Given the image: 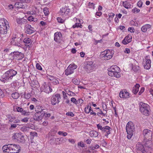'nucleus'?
Segmentation results:
<instances>
[{
	"instance_id": "obj_57",
	"label": "nucleus",
	"mask_w": 153,
	"mask_h": 153,
	"mask_svg": "<svg viewBox=\"0 0 153 153\" xmlns=\"http://www.w3.org/2000/svg\"><path fill=\"white\" fill-rule=\"evenodd\" d=\"M57 20L59 22H60L61 23H62L64 21V20L63 19L61 18L60 17L57 18Z\"/></svg>"
},
{
	"instance_id": "obj_31",
	"label": "nucleus",
	"mask_w": 153,
	"mask_h": 153,
	"mask_svg": "<svg viewBox=\"0 0 153 153\" xmlns=\"http://www.w3.org/2000/svg\"><path fill=\"white\" fill-rule=\"evenodd\" d=\"M70 66H69L66 70H65V74L67 76L70 75L74 73L73 71H72L70 69V68H71L70 67Z\"/></svg>"
},
{
	"instance_id": "obj_44",
	"label": "nucleus",
	"mask_w": 153,
	"mask_h": 153,
	"mask_svg": "<svg viewBox=\"0 0 153 153\" xmlns=\"http://www.w3.org/2000/svg\"><path fill=\"white\" fill-rule=\"evenodd\" d=\"M58 133L59 134L62 135L64 136H65L67 135V133L66 132L64 131H59Z\"/></svg>"
},
{
	"instance_id": "obj_12",
	"label": "nucleus",
	"mask_w": 153,
	"mask_h": 153,
	"mask_svg": "<svg viewBox=\"0 0 153 153\" xmlns=\"http://www.w3.org/2000/svg\"><path fill=\"white\" fill-rule=\"evenodd\" d=\"M13 53V57H14V59L18 61L24 58V55L22 53L19 52H14Z\"/></svg>"
},
{
	"instance_id": "obj_32",
	"label": "nucleus",
	"mask_w": 153,
	"mask_h": 153,
	"mask_svg": "<svg viewBox=\"0 0 153 153\" xmlns=\"http://www.w3.org/2000/svg\"><path fill=\"white\" fill-rule=\"evenodd\" d=\"M97 143L99 145H102L104 147L106 146L107 144V143L103 140L101 141L97 140Z\"/></svg>"
},
{
	"instance_id": "obj_16",
	"label": "nucleus",
	"mask_w": 153,
	"mask_h": 153,
	"mask_svg": "<svg viewBox=\"0 0 153 153\" xmlns=\"http://www.w3.org/2000/svg\"><path fill=\"white\" fill-rule=\"evenodd\" d=\"M151 139L148 140V139H144L143 140V143H144V145L146 147L150 148L152 146V142L151 141Z\"/></svg>"
},
{
	"instance_id": "obj_5",
	"label": "nucleus",
	"mask_w": 153,
	"mask_h": 153,
	"mask_svg": "<svg viewBox=\"0 0 153 153\" xmlns=\"http://www.w3.org/2000/svg\"><path fill=\"white\" fill-rule=\"evenodd\" d=\"M17 74L16 71L13 70H10L6 72L2 76V78L6 80L11 79L13 76Z\"/></svg>"
},
{
	"instance_id": "obj_38",
	"label": "nucleus",
	"mask_w": 153,
	"mask_h": 153,
	"mask_svg": "<svg viewBox=\"0 0 153 153\" xmlns=\"http://www.w3.org/2000/svg\"><path fill=\"white\" fill-rule=\"evenodd\" d=\"M19 97V94L17 92H15L12 94V97L14 99H17Z\"/></svg>"
},
{
	"instance_id": "obj_2",
	"label": "nucleus",
	"mask_w": 153,
	"mask_h": 153,
	"mask_svg": "<svg viewBox=\"0 0 153 153\" xmlns=\"http://www.w3.org/2000/svg\"><path fill=\"white\" fill-rule=\"evenodd\" d=\"M108 74L109 76H115L117 78L120 77V68L117 65H113L108 69Z\"/></svg>"
},
{
	"instance_id": "obj_18",
	"label": "nucleus",
	"mask_w": 153,
	"mask_h": 153,
	"mask_svg": "<svg viewBox=\"0 0 153 153\" xmlns=\"http://www.w3.org/2000/svg\"><path fill=\"white\" fill-rule=\"evenodd\" d=\"M108 54V53L107 52V51H105L102 52L100 55H103V57H104V59L105 60H108L112 58L111 55V56L110 55H109Z\"/></svg>"
},
{
	"instance_id": "obj_64",
	"label": "nucleus",
	"mask_w": 153,
	"mask_h": 153,
	"mask_svg": "<svg viewBox=\"0 0 153 153\" xmlns=\"http://www.w3.org/2000/svg\"><path fill=\"white\" fill-rule=\"evenodd\" d=\"M114 14L112 13H110L108 14L110 19H112L113 17H114Z\"/></svg>"
},
{
	"instance_id": "obj_29",
	"label": "nucleus",
	"mask_w": 153,
	"mask_h": 153,
	"mask_svg": "<svg viewBox=\"0 0 153 153\" xmlns=\"http://www.w3.org/2000/svg\"><path fill=\"white\" fill-rule=\"evenodd\" d=\"M35 111L36 112L37 114H39L41 112H42V111L45 110V109L43 108V107L40 106H38L36 107L35 108Z\"/></svg>"
},
{
	"instance_id": "obj_42",
	"label": "nucleus",
	"mask_w": 153,
	"mask_h": 153,
	"mask_svg": "<svg viewBox=\"0 0 153 153\" xmlns=\"http://www.w3.org/2000/svg\"><path fill=\"white\" fill-rule=\"evenodd\" d=\"M107 51V52L108 53V54L111 55V58L112 57L113 55L114 54V51L112 50H108L106 51Z\"/></svg>"
},
{
	"instance_id": "obj_33",
	"label": "nucleus",
	"mask_w": 153,
	"mask_h": 153,
	"mask_svg": "<svg viewBox=\"0 0 153 153\" xmlns=\"http://www.w3.org/2000/svg\"><path fill=\"white\" fill-rule=\"evenodd\" d=\"M30 129V128L25 126H23L21 128V131L25 133H27Z\"/></svg>"
},
{
	"instance_id": "obj_24",
	"label": "nucleus",
	"mask_w": 153,
	"mask_h": 153,
	"mask_svg": "<svg viewBox=\"0 0 153 153\" xmlns=\"http://www.w3.org/2000/svg\"><path fill=\"white\" fill-rule=\"evenodd\" d=\"M7 27H0V34H6L7 32Z\"/></svg>"
},
{
	"instance_id": "obj_61",
	"label": "nucleus",
	"mask_w": 153,
	"mask_h": 153,
	"mask_svg": "<svg viewBox=\"0 0 153 153\" xmlns=\"http://www.w3.org/2000/svg\"><path fill=\"white\" fill-rule=\"evenodd\" d=\"M97 128L98 129H100V130H101L102 131V130H103V127H102V126L101 125H100L99 124H98L97 125Z\"/></svg>"
},
{
	"instance_id": "obj_62",
	"label": "nucleus",
	"mask_w": 153,
	"mask_h": 153,
	"mask_svg": "<svg viewBox=\"0 0 153 153\" xmlns=\"http://www.w3.org/2000/svg\"><path fill=\"white\" fill-rule=\"evenodd\" d=\"M34 18L32 16H30L28 18V20L30 21H34Z\"/></svg>"
},
{
	"instance_id": "obj_37",
	"label": "nucleus",
	"mask_w": 153,
	"mask_h": 153,
	"mask_svg": "<svg viewBox=\"0 0 153 153\" xmlns=\"http://www.w3.org/2000/svg\"><path fill=\"white\" fill-rule=\"evenodd\" d=\"M23 42L26 44L30 45L31 44V41L30 39L29 38H25L23 40Z\"/></svg>"
},
{
	"instance_id": "obj_4",
	"label": "nucleus",
	"mask_w": 153,
	"mask_h": 153,
	"mask_svg": "<svg viewBox=\"0 0 153 153\" xmlns=\"http://www.w3.org/2000/svg\"><path fill=\"white\" fill-rule=\"evenodd\" d=\"M139 108L141 113L146 116L149 115V106L148 104L141 102L139 104Z\"/></svg>"
},
{
	"instance_id": "obj_39",
	"label": "nucleus",
	"mask_w": 153,
	"mask_h": 153,
	"mask_svg": "<svg viewBox=\"0 0 153 153\" xmlns=\"http://www.w3.org/2000/svg\"><path fill=\"white\" fill-rule=\"evenodd\" d=\"M96 110H97V114L98 116H99L100 114L102 115L103 116H105V114H104L102 111L99 108H96Z\"/></svg>"
},
{
	"instance_id": "obj_14",
	"label": "nucleus",
	"mask_w": 153,
	"mask_h": 153,
	"mask_svg": "<svg viewBox=\"0 0 153 153\" xmlns=\"http://www.w3.org/2000/svg\"><path fill=\"white\" fill-rule=\"evenodd\" d=\"M62 36L61 33L57 32L54 34V40L57 42H59L61 40Z\"/></svg>"
},
{
	"instance_id": "obj_27",
	"label": "nucleus",
	"mask_w": 153,
	"mask_h": 153,
	"mask_svg": "<svg viewBox=\"0 0 153 153\" xmlns=\"http://www.w3.org/2000/svg\"><path fill=\"white\" fill-rule=\"evenodd\" d=\"M38 114H35L33 116V119L36 121H39L41 120L42 119V116L39 115Z\"/></svg>"
},
{
	"instance_id": "obj_35",
	"label": "nucleus",
	"mask_w": 153,
	"mask_h": 153,
	"mask_svg": "<svg viewBox=\"0 0 153 153\" xmlns=\"http://www.w3.org/2000/svg\"><path fill=\"white\" fill-rule=\"evenodd\" d=\"M132 70L134 72H137L140 70V67L138 66L133 65V64L131 65Z\"/></svg>"
},
{
	"instance_id": "obj_53",
	"label": "nucleus",
	"mask_w": 153,
	"mask_h": 153,
	"mask_svg": "<svg viewBox=\"0 0 153 153\" xmlns=\"http://www.w3.org/2000/svg\"><path fill=\"white\" fill-rule=\"evenodd\" d=\"M81 26V25L80 23H76L72 27L73 28H74L76 27H80Z\"/></svg>"
},
{
	"instance_id": "obj_54",
	"label": "nucleus",
	"mask_w": 153,
	"mask_h": 153,
	"mask_svg": "<svg viewBox=\"0 0 153 153\" xmlns=\"http://www.w3.org/2000/svg\"><path fill=\"white\" fill-rule=\"evenodd\" d=\"M125 40H126L128 42H131V39H130V37L129 36H127L125 38Z\"/></svg>"
},
{
	"instance_id": "obj_8",
	"label": "nucleus",
	"mask_w": 153,
	"mask_h": 153,
	"mask_svg": "<svg viewBox=\"0 0 153 153\" xmlns=\"http://www.w3.org/2000/svg\"><path fill=\"white\" fill-rule=\"evenodd\" d=\"M22 40L21 38L16 37H13L11 40L10 43L12 45L20 46L21 45L20 44Z\"/></svg>"
},
{
	"instance_id": "obj_63",
	"label": "nucleus",
	"mask_w": 153,
	"mask_h": 153,
	"mask_svg": "<svg viewBox=\"0 0 153 153\" xmlns=\"http://www.w3.org/2000/svg\"><path fill=\"white\" fill-rule=\"evenodd\" d=\"M62 94H63V97L64 99H66L67 98V96L66 95V93L64 91H62Z\"/></svg>"
},
{
	"instance_id": "obj_11",
	"label": "nucleus",
	"mask_w": 153,
	"mask_h": 153,
	"mask_svg": "<svg viewBox=\"0 0 153 153\" xmlns=\"http://www.w3.org/2000/svg\"><path fill=\"white\" fill-rule=\"evenodd\" d=\"M25 30L26 33L29 34L33 33L35 31L34 28L28 24H27L25 25Z\"/></svg>"
},
{
	"instance_id": "obj_50",
	"label": "nucleus",
	"mask_w": 153,
	"mask_h": 153,
	"mask_svg": "<svg viewBox=\"0 0 153 153\" xmlns=\"http://www.w3.org/2000/svg\"><path fill=\"white\" fill-rule=\"evenodd\" d=\"M46 110L44 111H42V112H41L40 113H41V115H39L40 116H42V119L43 116L45 115L46 114Z\"/></svg>"
},
{
	"instance_id": "obj_3",
	"label": "nucleus",
	"mask_w": 153,
	"mask_h": 153,
	"mask_svg": "<svg viewBox=\"0 0 153 153\" xmlns=\"http://www.w3.org/2000/svg\"><path fill=\"white\" fill-rule=\"evenodd\" d=\"M126 129L128 134L127 137L128 139H130L135 130L133 123L131 121L128 122L126 126Z\"/></svg>"
},
{
	"instance_id": "obj_45",
	"label": "nucleus",
	"mask_w": 153,
	"mask_h": 153,
	"mask_svg": "<svg viewBox=\"0 0 153 153\" xmlns=\"http://www.w3.org/2000/svg\"><path fill=\"white\" fill-rule=\"evenodd\" d=\"M44 13L46 16H47L48 14V9L47 7L44 8L43 10Z\"/></svg>"
},
{
	"instance_id": "obj_43",
	"label": "nucleus",
	"mask_w": 153,
	"mask_h": 153,
	"mask_svg": "<svg viewBox=\"0 0 153 153\" xmlns=\"http://www.w3.org/2000/svg\"><path fill=\"white\" fill-rule=\"evenodd\" d=\"M140 11V9H137L136 7H134L132 10V12L134 13H139Z\"/></svg>"
},
{
	"instance_id": "obj_23",
	"label": "nucleus",
	"mask_w": 153,
	"mask_h": 153,
	"mask_svg": "<svg viewBox=\"0 0 153 153\" xmlns=\"http://www.w3.org/2000/svg\"><path fill=\"white\" fill-rule=\"evenodd\" d=\"M41 88L46 93H49V90H50V86H47L46 84L44 83L42 86Z\"/></svg>"
},
{
	"instance_id": "obj_26",
	"label": "nucleus",
	"mask_w": 153,
	"mask_h": 153,
	"mask_svg": "<svg viewBox=\"0 0 153 153\" xmlns=\"http://www.w3.org/2000/svg\"><path fill=\"white\" fill-rule=\"evenodd\" d=\"M140 86V85L139 84H137L133 88L132 92L134 94H136L139 91V88Z\"/></svg>"
},
{
	"instance_id": "obj_22",
	"label": "nucleus",
	"mask_w": 153,
	"mask_h": 153,
	"mask_svg": "<svg viewBox=\"0 0 153 153\" xmlns=\"http://www.w3.org/2000/svg\"><path fill=\"white\" fill-rule=\"evenodd\" d=\"M16 109L18 112L22 113V114L26 115H29V112H26L23 110V108L21 107H17L16 108Z\"/></svg>"
},
{
	"instance_id": "obj_46",
	"label": "nucleus",
	"mask_w": 153,
	"mask_h": 153,
	"mask_svg": "<svg viewBox=\"0 0 153 153\" xmlns=\"http://www.w3.org/2000/svg\"><path fill=\"white\" fill-rule=\"evenodd\" d=\"M20 138L19 139V140H18L19 141H21L22 142H24L25 141V140L24 138V137L23 135H21L20 136Z\"/></svg>"
},
{
	"instance_id": "obj_7",
	"label": "nucleus",
	"mask_w": 153,
	"mask_h": 153,
	"mask_svg": "<svg viewBox=\"0 0 153 153\" xmlns=\"http://www.w3.org/2000/svg\"><path fill=\"white\" fill-rule=\"evenodd\" d=\"M136 148L137 153H147L143 146L140 143L137 144Z\"/></svg>"
},
{
	"instance_id": "obj_25",
	"label": "nucleus",
	"mask_w": 153,
	"mask_h": 153,
	"mask_svg": "<svg viewBox=\"0 0 153 153\" xmlns=\"http://www.w3.org/2000/svg\"><path fill=\"white\" fill-rule=\"evenodd\" d=\"M122 3L123 7L126 9L131 8L132 7L130 3L127 1H123Z\"/></svg>"
},
{
	"instance_id": "obj_60",
	"label": "nucleus",
	"mask_w": 153,
	"mask_h": 153,
	"mask_svg": "<svg viewBox=\"0 0 153 153\" xmlns=\"http://www.w3.org/2000/svg\"><path fill=\"white\" fill-rule=\"evenodd\" d=\"M36 68L39 70H41L42 69L41 66L38 63L36 64Z\"/></svg>"
},
{
	"instance_id": "obj_20",
	"label": "nucleus",
	"mask_w": 153,
	"mask_h": 153,
	"mask_svg": "<svg viewBox=\"0 0 153 153\" xmlns=\"http://www.w3.org/2000/svg\"><path fill=\"white\" fill-rule=\"evenodd\" d=\"M8 22L4 19H0V27L7 26L8 25Z\"/></svg>"
},
{
	"instance_id": "obj_52",
	"label": "nucleus",
	"mask_w": 153,
	"mask_h": 153,
	"mask_svg": "<svg viewBox=\"0 0 153 153\" xmlns=\"http://www.w3.org/2000/svg\"><path fill=\"white\" fill-rule=\"evenodd\" d=\"M66 115L72 117H73L74 116V114L71 111H69L67 113Z\"/></svg>"
},
{
	"instance_id": "obj_51",
	"label": "nucleus",
	"mask_w": 153,
	"mask_h": 153,
	"mask_svg": "<svg viewBox=\"0 0 153 153\" xmlns=\"http://www.w3.org/2000/svg\"><path fill=\"white\" fill-rule=\"evenodd\" d=\"M47 77L48 79L52 81H54L55 79L54 76H52L48 75L47 76Z\"/></svg>"
},
{
	"instance_id": "obj_58",
	"label": "nucleus",
	"mask_w": 153,
	"mask_h": 153,
	"mask_svg": "<svg viewBox=\"0 0 153 153\" xmlns=\"http://www.w3.org/2000/svg\"><path fill=\"white\" fill-rule=\"evenodd\" d=\"M25 97L27 99H29L31 97V95L30 94H25Z\"/></svg>"
},
{
	"instance_id": "obj_17",
	"label": "nucleus",
	"mask_w": 153,
	"mask_h": 153,
	"mask_svg": "<svg viewBox=\"0 0 153 153\" xmlns=\"http://www.w3.org/2000/svg\"><path fill=\"white\" fill-rule=\"evenodd\" d=\"M147 56H146V57L145 59L146 61V64H145L144 66L145 69L148 70L151 67V61L150 59H147Z\"/></svg>"
},
{
	"instance_id": "obj_10",
	"label": "nucleus",
	"mask_w": 153,
	"mask_h": 153,
	"mask_svg": "<svg viewBox=\"0 0 153 153\" xmlns=\"http://www.w3.org/2000/svg\"><path fill=\"white\" fill-rule=\"evenodd\" d=\"M61 97L59 94H57L55 96H53L52 98L51 102L53 105H54L56 103H58L59 102L61 99Z\"/></svg>"
},
{
	"instance_id": "obj_15",
	"label": "nucleus",
	"mask_w": 153,
	"mask_h": 153,
	"mask_svg": "<svg viewBox=\"0 0 153 153\" xmlns=\"http://www.w3.org/2000/svg\"><path fill=\"white\" fill-rule=\"evenodd\" d=\"M119 96L121 98L125 99L128 98L130 97L128 92L126 91H120L119 94Z\"/></svg>"
},
{
	"instance_id": "obj_34",
	"label": "nucleus",
	"mask_w": 153,
	"mask_h": 153,
	"mask_svg": "<svg viewBox=\"0 0 153 153\" xmlns=\"http://www.w3.org/2000/svg\"><path fill=\"white\" fill-rule=\"evenodd\" d=\"M91 104H89L85 109V111L86 113H89L91 111Z\"/></svg>"
},
{
	"instance_id": "obj_56",
	"label": "nucleus",
	"mask_w": 153,
	"mask_h": 153,
	"mask_svg": "<svg viewBox=\"0 0 153 153\" xmlns=\"http://www.w3.org/2000/svg\"><path fill=\"white\" fill-rule=\"evenodd\" d=\"M96 133V131H91L90 132V135L91 137H94Z\"/></svg>"
},
{
	"instance_id": "obj_41",
	"label": "nucleus",
	"mask_w": 153,
	"mask_h": 153,
	"mask_svg": "<svg viewBox=\"0 0 153 153\" xmlns=\"http://www.w3.org/2000/svg\"><path fill=\"white\" fill-rule=\"evenodd\" d=\"M8 118L9 119V121L10 122H13L14 120L16 119V117H15L12 116L10 115H8Z\"/></svg>"
},
{
	"instance_id": "obj_48",
	"label": "nucleus",
	"mask_w": 153,
	"mask_h": 153,
	"mask_svg": "<svg viewBox=\"0 0 153 153\" xmlns=\"http://www.w3.org/2000/svg\"><path fill=\"white\" fill-rule=\"evenodd\" d=\"M66 12V10L64 8H62L60 9V11L59 12L60 13L62 14V15H63V13H65Z\"/></svg>"
},
{
	"instance_id": "obj_55",
	"label": "nucleus",
	"mask_w": 153,
	"mask_h": 153,
	"mask_svg": "<svg viewBox=\"0 0 153 153\" xmlns=\"http://www.w3.org/2000/svg\"><path fill=\"white\" fill-rule=\"evenodd\" d=\"M128 31H130L131 33H134L135 31V30L133 27H129L128 28Z\"/></svg>"
},
{
	"instance_id": "obj_36",
	"label": "nucleus",
	"mask_w": 153,
	"mask_h": 153,
	"mask_svg": "<svg viewBox=\"0 0 153 153\" xmlns=\"http://www.w3.org/2000/svg\"><path fill=\"white\" fill-rule=\"evenodd\" d=\"M59 139V138H53L51 139L50 140V143H52L53 144H57L58 143L56 142H57Z\"/></svg>"
},
{
	"instance_id": "obj_6",
	"label": "nucleus",
	"mask_w": 153,
	"mask_h": 153,
	"mask_svg": "<svg viewBox=\"0 0 153 153\" xmlns=\"http://www.w3.org/2000/svg\"><path fill=\"white\" fill-rule=\"evenodd\" d=\"M93 62L92 61L87 62L84 63V69L87 73H89L94 69Z\"/></svg>"
},
{
	"instance_id": "obj_49",
	"label": "nucleus",
	"mask_w": 153,
	"mask_h": 153,
	"mask_svg": "<svg viewBox=\"0 0 153 153\" xmlns=\"http://www.w3.org/2000/svg\"><path fill=\"white\" fill-rule=\"evenodd\" d=\"M71 102H72L74 103H75L76 104H78V102H77V101L76 99L74 97H72L71 98Z\"/></svg>"
},
{
	"instance_id": "obj_59",
	"label": "nucleus",
	"mask_w": 153,
	"mask_h": 153,
	"mask_svg": "<svg viewBox=\"0 0 153 153\" xmlns=\"http://www.w3.org/2000/svg\"><path fill=\"white\" fill-rule=\"evenodd\" d=\"M58 141H59L60 142H59L58 144H60V142H65V139L63 137H61L60 138H59L58 140Z\"/></svg>"
},
{
	"instance_id": "obj_40",
	"label": "nucleus",
	"mask_w": 153,
	"mask_h": 153,
	"mask_svg": "<svg viewBox=\"0 0 153 153\" xmlns=\"http://www.w3.org/2000/svg\"><path fill=\"white\" fill-rule=\"evenodd\" d=\"M69 66H71L70 67V69L73 71V72H74V70L77 67V66L76 65H75L74 64H70L69 65Z\"/></svg>"
},
{
	"instance_id": "obj_28",
	"label": "nucleus",
	"mask_w": 153,
	"mask_h": 153,
	"mask_svg": "<svg viewBox=\"0 0 153 153\" xmlns=\"http://www.w3.org/2000/svg\"><path fill=\"white\" fill-rule=\"evenodd\" d=\"M21 135V134H19L18 133H14L12 137L13 139L18 140H19V139L20 138H19Z\"/></svg>"
},
{
	"instance_id": "obj_21",
	"label": "nucleus",
	"mask_w": 153,
	"mask_h": 153,
	"mask_svg": "<svg viewBox=\"0 0 153 153\" xmlns=\"http://www.w3.org/2000/svg\"><path fill=\"white\" fill-rule=\"evenodd\" d=\"M151 27V25L149 24H146L142 27L141 30L143 32H146L148 30L150 29Z\"/></svg>"
},
{
	"instance_id": "obj_47",
	"label": "nucleus",
	"mask_w": 153,
	"mask_h": 153,
	"mask_svg": "<svg viewBox=\"0 0 153 153\" xmlns=\"http://www.w3.org/2000/svg\"><path fill=\"white\" fill-rule=\"evenodd\" d=\"M67 94L71 96H74L75 95V94L74 93L70 91H68L67 93Z\"/></svg>"
},
{
	"instance_id": "obj_30",
	"label": "nucleus",
	"mask_w": 153,
	"mask_h": 153,
	"mask_svg": "<svg viewBox=\"0 0 153 153\" xmlns=\"http://www.w3.org/2000/svg\"><path fill=\"white\" fill-rule=\"evenodd\" d=\"M17 22L19 25H22L27 22V20L22 19H18L16 20Z\"/></svg>"
},
{
	"instance_id": "obj_1",
	"label": "nucleus",
	"mask_w": 153,
	"mask_h": 153,
	"mask_svg": "<svg viewBox=\"0 0 153 153\" xmlns=\"http://www.w3.org/2000/svg\"><path fill=\"white\" fill-rule=\"evenodd\" d=\"M19 145L15 144H8L4 145L2 147L3 152L8 153H18L20 151Z\"/></svg>"
},
{
	"instance_id": "obj_19",
	"label": "nucleus",
	"mask_w": 153,
	"mask_h": 153,
	"mask_svg": "<svg viewBox=\"0 0 153 153\" xmlns=\"http://www.w3.org/2000/svg\"><path fill=\"white\" fill-rule=\"evenodd\" d=\"M15 7L18 8H25L26 7V4H25L18 2L15 4Z\"/></svg>"
},
{
	"instance_id": "obj_13",
	"label": "nucleus",
	"mask_w": 153,
	"mask_h": 153,
	"mask_svg": "<svg viewBox=\"0 0 153 153\" xmlns=\"http://www.w3.org/2000/svg\"><path fill=\"white\" fill-rule=\"evenodd\" d=\"M112 129L108 126H105L103 127V130L102 131L105 133V135L107 137H108V135L111 133V131Z\"/></svg>"
},
{
	"instance_id": "obj_9",
	"label": "nucleus",
	"mask_w": 153,
	"mask_h": 153,
	"mask_svg": "<svg viewBox=\"0 0 153 153\" xmlns=\"http://www.w3.org/2000/svg\"><path fill=\"white\" fill-rule=\"evenodd\" d=\"M143 134L145 139H148L150 140L152 139V132L150 130L145 129L143 131Z\"/></svg>"
}]
</instances>
